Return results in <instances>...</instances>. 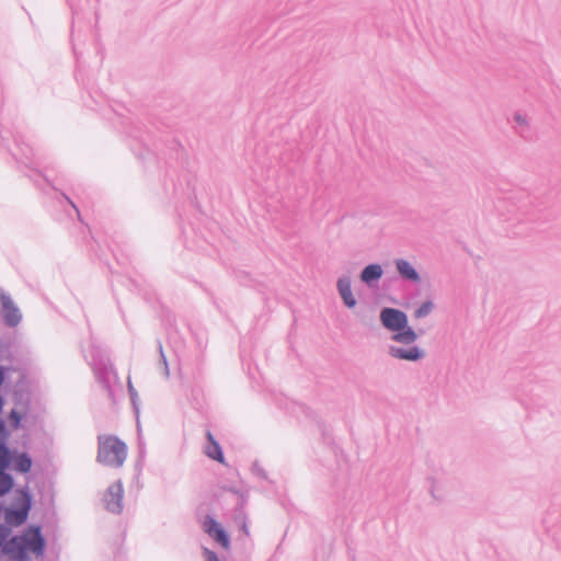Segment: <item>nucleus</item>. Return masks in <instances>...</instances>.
<instances>
[{"label": "nucleus", "instance_id": "15", "mask_svg": "<svg viewBox=\"0 0 561 561\" xmlns=\"http://www.w3.org/2000/svg\"><path fill=\"white\" fill-rule=\"evenodd\" d=\"M10 461V450L3 444H0V471H4V469L9 466Z\"/></svg>", "mask_w": 561, "mask_h": 561}, {"label": "nucleus", "instance_id": "6", "mask_svg": "<svg viewBox=\"0 0 561 561\" xmlns=\"http://www.w3.org/2000/svg\"><path fill=\"white\" fill-rule=\"evenodd\" d=\"M203 528L214 540H216L222 548L228 549L230 547V540L220 524H218L213 517L207 516L203 523Z\"/></svg>", "mask_w": 561, "mask_h": 561}, {"label": "nucleus", "instance_id": "13", "mask_svg": "<svg viewBox=\"0 0 561 561\" xmlns=\"http://www.w3.org/2000/svg\"><path fill=\"white\" fill-rule=\"evenodd\" d=\"M381 275V266L378 264H370L363 270L360 278L365 283H370L371 280L379 279Z\"/></svg>", "mask_w": 561, "mask_h": 561}, {"label": "nucleus", "instance_id": "1", "mask_svg": "<svg viewBox=\"0 0 561 561\" xmlns=\"http://www.w3.org/2000/svg\"><path fill=\"white\" fill-rule=\"evenodd\" d=\"M11 529L8 526H0V548L2 552L12 558L24 561L26 552L42 557L45 549V539L38 526H30L21 536H14L10 540Z\"/></svg>", "mask_w": 561, "mask_h": 561}, {"label": "nucleus", "instance_id": "7", "mask_svg": "<svg viewBox=\"0 0 561 561\" xmlns=\"http://www.w3.org/2000/svg\"><path fill=\"white\" fill-rule=\"evenodd\" d=\"M2 302V317L7 324L13 327L16 325L21 320L19 309L14 306L12 300L7 296H1Z\"/></svg>", "mask_w": 561, "mask_h": 561}, {"label": "nucleus", "instance_id": "18", "mask_svg": "<svg viewBox=\"0 0 561 561\" xmlns=\"http://www.w3.org/2000/svg\"><path fill=\"white\" fill-rule=\"evenodd\" d=\"M204 554H205L206 561H219L217 554L214 551L205 549Z\"/></svg>", "mask_w": 561, "mask_h": 561}, {"label": "nucleus", "instance_id": "14", "mask_svg": "<svg viewBox=\"0 0 561 561\" xmlns=\"http://www.w3.org/2000/svg\"><path fill=\"white\" fill-rule=\"evenodd\" d=\"M13 486L12 478L4 473V471H0V495L8 493Z\"/></svg>", "mask_w": 561, "mask_h": 561}, {"label": "nucleus", "instance_id": "2", "mask_svg": "<svg viewBox=\"0 0 561 561\" xmlns=\"http://www.w3.org/2000/svg\"><path fill=\"white\" fill-rule=\"evenodd\" d=\"M98 461L108 467H121L127 457V446L113 435L98 437Z\"/></svg>", "mask_w": 561, "mask_h": 561}, {"label": "nucleus", "instance_id": "16", "mask_svg": "<svg viewBox=\"0 0 561 561\" xmlns=\"http://www.w3.org/2000/svg\"><path fill=\"white\" fill-rule=\"evenodd\" d=\"M433 309V304L431 301H425L422 306L415 311L416 318H423L427 316Z\"/></svg>", "mask_w": 561, "mask_h": 561}, {"label": "nucleus", "instance_id": "5", "mask_svg": "<svg viewBox=\"0 0 561 561\" xmlns=\"http://www.w3.org/2000/svg\"><path fill=\"white\" fill-rule=\"evenodd\" d=\"M123 486L121 482H115L106 490L103 502L107 511L119 513L122 511Z\"/></svg>", "mask_w": 561, "mask_h": 561}, {"label": "nucleus", "instance_id": "17", "mask_svg": "<svg viewBox=\"0 0 561 561\" xmlns=\"http://www.w3.org/2000/svg\"><path fill=\"white\" fill-rule=\"evenodd\" d=\"M10 421L13 427L18 428L21 423V415L15 411H11L10 413Z\"/></svg>", "mask_w": 561, "mask_h": 561}, {"label": "nucleus", "instance_id": "12", "mask_svg": "<svg viewBox=\"0 0 561 561\" xmlns=\"http://www.w3.org/2000/svg\"><path fill=\"white\" fill-rule=\"evenodd\" d=\"M11 460L13 461V468L16 471L26 473L31 470L32 459L26 454H19L15 456H11Z\"/></svg>", "mask_w": 561, "mask_h": 561}, {"label": "nucleus", "instance_id": "9", "mask_svg": "<svg viewBox=\"0 0 561 561\" xmlns=\"http://www.w3.org/2000/svg\"><path fill=\"white\" fill-rule=\"evenodd\" d=\"M208 445L205 448L206 455L221 463L225 462L222 450L210 432L207 433Z\"/></svg>", "mask_w": 561, "mask_h": 561}, {"label": "nucleus", "instance_id": "8", "mask_svg": "<svg viewBox=\"0 0 561 561\" xmlns=\"http://www.w3.org/2000/svg\"><path fill=\"white\" fill-rule=\"evenodd\" d=\"M389 353L394 358L405 360H417L423 356V353L416 346L410 347L409 350L392 346Z\"/></svg>", "mask_w": 561, "mask_h": 561}, {"label": "nucleus", "instance_id": "4", "mask_svg": "<svg viewBox=\"0 0 561 561\" xmlns=\"http://www.w3.org/2000/svg\"><path fill=\"white\" fill-rule=\"evenodd\" d=\"M13 506L14 508L5 510L4 519L11 526H20L28 516L31 508L30 494L23 490L18 491Z\"/></svg>", "mask_w": 561, "mask_h": 561}, {"label": "nucleus", "instance_id": "3", "mask_svg": "<svg viewBox=\"0 0 561 561\" xmlns=\"http://www.w3.org/2000/svg\"><path fill=\"white\" fill-rule=\"evenodd\" d=\"M380 320L385 328L394 332L392 336L394 341L411 344L416 340L417 335L408 325V318L404 312L393 308H385L380 313Z\"/></svg>", "mask_w": 561, "mask_h": 561}, {"label": "nucleus", "instance_id": "11", "mask_svg": "<svg viewBox=\"0 0 561 561\" xmlns=\"http://www.w3.org/2000/svg\"><path fill=\"white\" fill-rule=\"evenodd\" d=\"M396 266L399 272V274L407 279L419 282L420 277L415 268L405 260H397Z\"/></svg>", "mask_w": 561, "mask_h": 561}, {"label": "nucleus", "instance_id": "10", "mask_svg": "<svg viewBox=\"0 0 561 561\" xmlns=\"http://www.w3.org/2000/svg\"><path fill=\"white\" fill-rule=\"evenodd\" d=\"M337 288H339L340 295L342 296V298L344 300V304L350 308L354 307L356 301L352 295L351 280L346 277L340 278L337 282Z\"/></svg>", "mask_w": 561, "mask_h": 561}, {"label": "nucleus", "instance_id": "19", "mask_svg": "<svg viewBox=\"0 0 561 561\" xmlns=\"http://www.w3.org/2000/svg\"><path fill=\"white\" fill-rule=\"evenodd\" d=\"M4 431V424L2 422H0V433H2Z\"/></svg>", "mask_w": 561, "mask_h": 561}]
</instances>
